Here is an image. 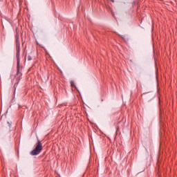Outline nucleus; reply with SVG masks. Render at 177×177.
I'll return each instance as SVG.
<instances>
[{"label":"nucleus","mask_w":177,"mask_h":177,"mask_svg":"<svg viewBox=\"0 0 177 177\" xmlns=\"http://www.w3.org/2000/svg\"><path fill=\"white\" fill-rule=\"evenodd\" d=\"M7 124H8L10 128L12 127V122H8Z\"/></svg>","instance_id":"20e7f679"},{"label":"nucleus","mask_w":177,"mask_h":177,"mask_svg":"<svg viewBox=\"0 0 177 177\" xmlns=\"http://www.w3.org/2000/svg\"><path fill=\"white\" fill-rule=\"evenodd\" d=\"M71 85H73V82H71Z\"/></svg>","instance_id":"423d86ee"},{"label":"nucleus","mask_w":177,"mask_h":177,"mask_svg":"<svg viewBox=\"0 0 177 177\" xmlns=\"http://www.w3.org/2000/svg\"><path fill=\"white\" fill-rule=\"evenodd\" d=\"M117 129L118 130V127L117 128Z\"/></svg>","instance_id":"0eeeda50"},{"label":"nucleus","mask_w":177,"mask_h":177,"mask_svg":"<svg viewBox=\"0 0 177 177\" xmlns=\"http://www.w3.org/2000/svg\"><path fill=\"white\" fill-rule=\"evenodd\" d=\"M42 143L39 140H37V142L36 144V147L30 151L31 156H38L41 151H42Z\"/></svg>","instance_id":"f03ea898"},{"label":"nucleus","mask_w":177,"mask_h":177,"mask_svg":"<svg viewBox=\"0 0 177 177\" xmlns=\"http://www.w3.org/2000/svg\"><path fill=\"white\" fill-rule=\"evenodd\" d=\"M27 60H28V62H30V61L32 60V57L30 56V55H28Z\"/></svg>","instance_id":"7ed1b4c3"},{"label":"nucleus","mask_w":177,"mask_h":177,"mask_svg":"<svg viewBox=\"0 0 177 177\" xmlns=\"http://www.w3.org/2000/svg\"><path fill=\"white\" fill-rule=\"evenodd\" d=\"M112 2H114V0H111Z\"/></svg>","instance_id":"39448f33"},{"label":"nucleus","mask_w":177,"mask_h":177,"mask_svg":"<svg viewBox=\"0 0 177 177\" xmlns=\"http://www.w3.org/2000/svg\"><path fill=\"white\" fill-rule=\"evenodd\" d=\"M15 44H16V58H17V74L15 75V85L19 84L23 74L20 71V36L18 33L15 35Z\"/></svg>","instance_id":"f257e3e1"}]
</instances>
